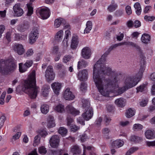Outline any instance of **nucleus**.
Returning a JSON list of instances; mask_svg holds the SVG:
<instances>
[{
	"label": "nucleus",
	"instance_id": "obj_1",
	"mask_svg": "<svg viewBox=\"0 0 155 155\" xmlns=\"http://www.w3.org/2000/svg\"><path fill=\"white\" fill-rule=\"evenodd\" d=\"M105 56L103 55L94 65L93 78L99 92L104 96H108L110 92H117L119 94H122L127 90L136 85L140 81L144 70V65L141 66L135 76L127 78L125 86L119 87L122 77L110 67L105 65Z\"/></svg>",
	"mask_w": 155,
	"mask_h": 155
},
{
	"label": "nucleus",
	"instance_id": "obj_16",
	"mask_svg": "<svg viewBox=\"0 0 155 155\" xmlns=\"http://www.w3.org/2000/svg\"><path fill=\"white\" fill-rule=\"evenodd\" d=\"M47 127L48 128H51L54 127L56 124L54 117L52 116H49L47 118Z\"/></svg>",
	"mask_w": 155,
	"mask_h": 155
},
{
	"label": "nucleus",
	"instance_id": "obj_43",
	"mask_svg": "<svg viewBox=\"0 0 155 155\" xmlns=\"http://www.w3.org/2000/svg\"><path fill=\"white\" fill-rule=\"evenodd\" d=\"M148 101V100L147 98L143 99L140 102V105L141 107H145L147 105Z\"/></svg>",
	"mask_w": 155,
	"mask_h": 155
},
{
	"label": "nucleus",
	"instance_id": "obj_34",
	"mask_svg": "<svg viewBox=\"0 0 155 155\" xmlns=\"http://www.w3.org/2000/svg\"><path fill=\"white\" fill-rule=\"evenodd\" d=\"M63 35V31L62 30H60L56 34L55 38L58 41H60L62 39Z\"/></svg>",
	"mask_w": 155,
	"mask_h": 155
},
{
	"label": "nucleus",
	"instance_id": "obj_31",
	"mask_svg": "<svg viewBox=\"0 0 155 155\" xmlns=\"http://www.w3.org/2000/svg\"><path fill=\"white\" fill-rule=\"evenodd\" d=\"M145 134L146 138L147 139H151L155 137L153 132L150 130L146 131L145 132Z\"/></svg>",
	"mask_w": 155,
	"mask_h": 155
},
{
	"label": "nucleus",
	"instance_id": "obj_5",
	"mask_svg": "<svg viewBox=\"0 0 155 155\" xmlns=\"http://www.w3.org/2000/svg\"><path fill=\"white\" fill-rule=\"evenodd\" d=\"M38 28H34L29 35V42L30 44L32 45L36 42L38 38Z\"/></svg>",
	"mask_w": 155,
	"mask_h": 155
},
{
	"label": "nucleus",
	"instance_id": "obj_39",
	"mask_svg": "<svg viewBox=\"0 0 155 155\" xmlns=\"http://www.w3.org/2000/svg\"><path fill=\"white\" fill-rule=\"evenodd\" d=\"M137 93L142 92L144 91L146 89V85L145 84H143L140 85L137 88Z\"/></svg>",
	"mask_w": 155,
	"mask_h": 155
},
{
	"label": "nucleus",
	"instance_id": "obj_11",
	"mask_svg": "<svg viewBox=\"0 0 155 155\" xmlns=\"http://www.w3.org/2000/svg\"><path fill=\"white\" fill-rule=\"evenodd\" d=\"M81 55L82 57L85 59H88L91 55L90 48L87 47L84 48L81 50Z\"/></svg>",
	"mask_w": 155,
	"mask_h": 155
},
{
	"label": "nucleus",
	"instance_id": "obj_17",
	"mask_svg": "<svg viewBox=\"0 0 155 155\" xmlns=\"http://www.w3.org/2000/svg\"><path fill=\"white\" fill-rule=\"evenodd\" d=\"M66 109L68 113H71L75 116L78 115L79 113V111L76 109L71 105H68L66 107Z\"/></svg>",
	"mask_w": 155,
	"mask_h": 155
},
{
	"label": "nucleus",
	"instance_id": "obj_59",
	"mask_svg": "<svg viewBox=\"0 0 155 155\" xmlns=\"http://www.w3.org/2000/svg\"><path fill=\"white\" fill-rule=\"evenodd\" d=\"M130 123L129 121H121L120 122V125L122 126L125 127L128 125Z\"/></svg>",
	"mask_w": 155,
	"mask_h": 155
},
{
	"label": "nucleus",
	"instance_id": "obj_32",
	"mask_svg": "<svg viewBox=\"0 0 155 155\" xmlns=\"http://www.w3.org/2000/svg\"><path fill=\"white\" fill-rule=\"evenodd\" d=\"M71 151L74 154H79L81 152L79 147L77 145L73 146L71 148Z\"/></svg>",
	"mask_w": 155,
	"mask_h": 155
},
{
	"label": "nucleus",
	"instance_id": "obj_25",
	"mask_svg": "<svg viewBox=\"0 0 155 155\" xmlns=\"http://www.w3.org/2000/svg\"><path fill=\"white\" fill-rule=\"evenodd\" d=\"M35 0H30V2L27 4L28 9V12L27 13V15L30 16H31L33 12V8L32 7V3Z\"/></svg>",
	"mask_w": 155,
	"mask_h": 155
},
{
	"label": "nucleus",
	"instance_id": "obj_30",
	"mask_svg": "<svg viewBox=\"0 0 155 155\" xmlns=\"http://www.w3.org/2000/svg\"><path fill=\"white\" fill-rule=\"evenodd\" d=\"M136 13L138 15H140L141 12V8L140 4L138 2L136 3L134 5Z\"/></svg>",
	"mask_w": 155,
	"mask_h": 155
},
{
	"label": "nucleus",
	"instance_id": "obj_55",
	"mask_svg": "<svg viewBox=\"0 0 155 155\" xmlns=\"http://www.w3.org/2000/svg\"><path fill=\"white\" fill-rule=\"evenodd\" d=\"M134 22L131 20L128 21L127 22V25L129 28H131L133 26Z\"/></svg>",
	"mask_w": 155,
	"mask_h": 155
},
{
	"label": "nucleus",
	"instance_id": "obj_49",
	"mask_svg": "<svg viewBox=\"0 0 155 155\" xmlns=\"http://www.w3.org/2000/svg\"><path fill=\"white\" fill-rule=\"evenodd\" d=\"M140 26L141 23L138 20H136L133 23V26L136 28L139 27Z\"/></svg>",
	"mask_w": 155,
	"mask_h": 155
},
{
	"label": "nucleus",
	"instance_id": "obj_18",
	"mask_svg": "<svg viewBox=\"0 0 155 155\" xmlns=\"http://www.w3.org/2000/svg\"><path fill=\"white\" fill-rule=\"evenodd\" d=\"M124 45V41H123L121 42H120L119 43H118V44H115L114 45H111L108 49L107 51L101 57L103 56L104 55L105 56V61L104 62V63L105 65V61H106V58H105L106 57L107 54H108L112 50H113L114 48H116L118 46H120L122 45Z\"/></svg>",
	"mask_w": 155,
	"mask_h": 155
},
{
	"label": "nucleus",
	"instance_id": "obj_61",
	"mask_svg": "<svg viewBox=\"0 0 155 155\" xmlns=\"http://www.w3.org/2000/svg\"><path fill=\"white\" fill-rule=\"evenodd\" d=\"M139 149L137 147H133L130 148L129 150L132 153H133L135 151H137Z\"/></svg>",
	"mask_w": 155,
	"mask_h": 155
},
{
	"label": "nucleus",
	"instance_id": "obj_50",
	"mask_svg": "<svg viewBox=\"0 0 155 155\" xmlns=\"http://www.w3.org/2000/svg\"><path fill=\"white\" fill-rule=\"evenodd\" d=\"M126 13L128 15H130L132 13V11L130 6H127L125 8Z\"/></svg>",
	"mask_w": 155,
	"mask_h": 155
},
{
	"label": "nucleus",
	"instance_id": "obj_36",
	"mask_svg": "<svg viewBox=\"0 0 155 155\" xmlns=\"http://www.w3.org/2000/svg\"><path fill=\"white\" fill-rule=\"evenodd\" d=\"M58 133L62 136H64L67 133V130L63 127H60L58 130Z\"/></svg>",
	"mask_w": 155,
	"mask_h": 155
},
{
	"label": "nucleus",
	"instance_id": "obj_28",
	"mask_svg": "<svg viewBox=\"0 0 155 155\" xmlns=\"http://www.w3.org/2000/svg\"><path fill=\"white\" fill-rule=\"evenodd\" d=\"M88 65L87 62L84 60H81L78 62V68L79 69L85 68Z\"/></svg>",
	"mask_w": 155,
	"mask_h": 155
},
{
	"label": "nucleus",
	"instance_id": "obj_63",
	"mask_svg": "<svg viewBox=\"0 0 155 155\" xmlns=\"http://www.w3.org/2000/svg\"><path fill=\"white\" fill-rule=\"evenodd\" d=\"M71 59V57L69 55L65 56L63 58V61L64 63H67Z\"/></svg>",
	"mask_w": 155,
	"mask_h": 155
},
{
	"label": "nucleus",
	"instance_id": "obj_7",
	"mask_svg": "<svg viewBox=\"0 0 155 155\" xmlns=\"http://www.w3.org/2000/svg\"><path fill=\"white\" fill-rule=\"evenodd\" d=\"M12 48L15 52L19 55H22L25 52V50L22 44H15L13 46Z\"/></svg>",
	"mask_w": 155,
	"mask_h": 155
},
{
	"label": "nucleus",
	"instance_id": "obj_8",
	"mask_svg": "<svg viewBox=\"0 0 155 155\" xmlns=\"http://www.w3.org/2000/svg\"><path fill=\"white\" fill-rule=\"evenodd\" d=\"M13 9L14 16L16 17L22 16L24 13L23 10L21 8L20 4H15L13 7Z\"/></svg>",
	"mask_w": 155,
	"mask_h": 155
},
{
	"label": "nucleus",
	"instance_id": "obj_60",
	"mask_svg": "<svg viewBox=\"0 0 155 155\" xmlns=\"http://www.w3.org/2000/svg\"><path fill=\"white\" fill-rule=\"evenodd\" d=\"M71 35V33L70 31L68 30L65 31V36L64 39H67L69 36Z\"/></svg>",
	"mask_w": 155,
	"mask_h": 155
},
{
	"label": "nucleus",
	"instance_id": "obj_53",
	"mask_svg": "<svg viewBox=\"0 0 155 155\" xmlns=\"http://www.w3.org/2000/svg\"><path fill=\"white\" fill-rule=\"evenodd\" d=\"M79 127L75 125H72L71 127V130L72 131L74 132H75L76 131L79 129Z\"/></svg>",
	"mask_w": 155,
	"mask_h": 155
},
{
	"label": "nucleus",
	"instance_id": "obj_58",
	"mask_svg": "<svg viewBox=\"0 0 155 155\" xmlns=\"http://www.w3.org/2000/svg\"><path fill=\"white\" fill-rule=\"evenodd\" d=\"M94 148L92 146H89L87 147H86L85 146H84V152L83 155H85V149H87L88 150H92L94 149Z\"/></svg>",
	"mask_w": 155,
	"mask_h": 155
},
{
	"label": "nucleus",
	"instance_id": "obj_12",
	"mask_svg": "<svg viewBox=\"0 0 155 155\" xmlns=\"http://www.w3.org/2000/svg\"><path fill=\"white\" fill-rule=\"evenodd\" d=\"M59 142V138L57 135H54L50 139L49 142L51 146L53 148H56Z\"/></svg>",
	"mask_w": 155,
	"mask_h": 155
},
{
	"label": "nucleus",
	"instance_id": "obj_4",
	"mask_svg": "<svg viewBox=\"0 0 155 155\" xmlns=\"http://www.w3.org/2000/svg\"><path fill=\"white\" fill-rule=\"evenodd\" d=\"M82 106L86 108L87 110L82 114L83 117L87 120L91 119L93 115V111L92 108L90 107V102L87 100L84 99H82Z\"/></svg>",
	"mask_w": 155,
	"mask_h": 155
},
{
	"label": "nucleus",
	"instance_id": "obj_20",
	"mask_svg": "<svg viewBox=\"0 0 155 155\" xmlns=\"http://www.w3.org/2000/svg\"><path fill=\"white\" fill-rule=\"evenodd\" d=\"M124 144V142L123 140H117L112 143V146L114 147L118 148L122 146Z\"/></svg>",
	"mask_w": 155,
	"mask_h": 155
},
{
	"label": "nucleus",
	"instance_id": "obj_38",
	"mask_svg": "<svg viewBox=\"0 0 155 155\" xmlns=\"http://www.w3.org/2000/svg\"><path fill=\"white\" fill-rule=\"evenodd\" d=\"M22 64H23L22 63H20L19 64V71L21 73H23L25 72L28 69L26 68V66H25V64L23 65H22Z\"/></svg>",
	"mask_w": 155,
	"mask_h": 155
},
{
	"label": "nucleus",
	"instance_id": "obj_26",
	"mask_svg": "<svg viewBox=\"0 0 155 155\" xmlns=\"http://www.w3.org/2000/svg\"><path fill=\"white\" fill-rule=\"evenodd\" d=\"M41 112L44 114H47L49 110V106L46 104H43L41 105L40 108Z\"/></svg>",
	"mask_w": 155,
	"mask_h": 155
},
{
	"label": "nucleus",
	"instance_id": "obj_3",
	"mask_svg": "<svg viewBox=\"0 0 155 155\" xmlns=\"http://www.w3.org/2000/svg\"><path fill=\"white\" fill-rule=\"evenodd\" d=\"M15 69V65L10 60L0 61V72L5 74Z\"/></svg>",
	"mask_w": 155,
	"mask_h": 155
},
{
	"label": "nucleus",
	"instance_id": "obj_2",
	"mask_svg": "<svg viewBox=\"0 0 155 155\" xmlns=\"http://www.w3.org/2000/svg\"><path fill=\"white\" fill-rule=\"evenodd\" d=\"M35 73L32 71L28 76V79L25 80L23 90L32 99L36 98L37 90L36 87Z\"/></svg>",
	"mask_w": 155,
	"mask_h": 155
},
{
	"label": "nucleus",
	"instance_id": "obj_37",
	"mask_svg": "<svg viewBox=\"0 0 155 155\" xmlns=\"http://www.w3.org/2000/svg\"><path fill=\"white\" fill-rule=\"evenodd\" d=\"M143 128V126L139 124H134L133 127V129L134 131H138L142 130Z\"/></svg>",
	"mask_w": 155,
	"mask_h": 155
},
{
	"label": "nucleus",
	"instance_id": "obj_33",
	"mask_svg": "<svg viewBox=\"0 0 155 155\" xmlns=\"http://www.w3.org/2000/svg\"><path fill=\"white\" fill-rule=\"evenodd\" d=\"M54 109L55 110L59 113H63L65 111L64 106L61 104H59L56 106Z\"/></svg>",
	"mask_w": 155,
	"mask_h": 155
},
{
	"label": "nucleus",
	"instance_id": "obj_27",
	"mask_svg": "<svg viewBox=\"0 0 155 155\" xmlns=\"http://www.w3.org/2000/svg\"><path fill=\"white\" fill-rule=\"evenodd\" d=\"M135 114L134 110L132 108H130L127 110L125 112V116L127 118H130L134 116Z\"/></svg>",
	"mask_w": 155,
	"mask_h": 155
},
{
	"label": "nucleus",
	"instance_id": "obj_14",
	"mask_svg": "<svg viewBox=\"0 0 155 155\" xmlns=\"http://www.w3.org/2000/svg\"><path fill=\"white\" fill-rule=\"evenodd\" d=\"M51 87L54 93L58 95L62 87V84L60 83L54 82L51 84Z\"/></svg>",
	"mask_w": 155,
	"mask_h": 155
},
{
	"label": "nucleus",
	"instance_id": "obj_24",
	"mask_svg": "<svg viewBox=\"0 0 155 155\" xmlns=\"http://www.w3.org/2000/svg\"><path fill=\"white\" fill-rule=\"evenodd\" d=\"M50 87L47 85H44L43 86L42 89L41 94L44 97H47L49 93Z\"/></svg>",
	"mask_w": 155,
	"mask_h": 155
},
{
	"label": "nucleus",
	"instance_id": "obj_23",
	"mask_svg": "<svg viewBox=\"0 0 155 155\" xmlns=\"http://www.w3.org/2000/svg\"><path fill=\"white\" fill-rule=\"evenodd\" d=\"M150 35L147 34H143L141 37V40L142 42L145 44H147L150 41Z\"/></svg>",
	"mask_w": 155,
	"mask_h": 155
},
{
	"label": "nucleus",
	"instance_id": "obj_64",
	"mask_svg": "<svg viewBox=\"0 0 155 155\" xmlns=\"http://www.w3.org/2000/svg\"><path fill=\"white\" fill-rule=\"evenodd\" d=\"M67 125L70 126L71 124L73 122V119L71 117H68L67 118Z\"/></svg>",
	"mask_w": 155,
	"mask_h": 155
},
{
	"label": "nucleus",
	"instance_id": "obj_54",
	"mask_svg": "<svg viewBox=\"0 0 155 155\" xmlns=\"http://www.w3.org/2000/svg\"><path fill=\"white\" fill-rule=\"evenodd\" d=\"M144 18L146 21H152L155 19V17L153 16H148L146 15L144 16Z\"/></svg>",
	"mask_w": 155,
	"mask_h": 155
},
{
	"label": "nucleus",
	"instance_id": "obj_46",
	"mask_svg": "<svg viewBox=\"0 0 155 155\" xmlns=\"http://www.w3.org/2000/svg\"><path fill=\"white\" fill-rule=\"evenodd\" d=\"M40 135L43 137H45L47 135L48 133L45 130H40L38 132Z\"/></svg>",
	"mask_w": 155,
	"mask_h": 155
},
{
	"label": "nucleus",
	"instance_id": "obj_41",
	"mask_svg": "<svg viewBox=\"0 0 155 155\" xmlns=\"http://www.w3.org/2000/svg\"><path fill=\"white\" fill-rule=\"evenodd\" d=\"M40 137L38 135L36 136L35 137L33 145L34 147L37 146L40 143Z\"/></svg>",
	"mask_w": 155,
	"mask_h": 155
},
{
	"label": "nucleus",
	"instance_id": "obj_40",
	"mask_svg": "<svg viewBox=\"0 0 155 155\" xmlns=\"http://www.w3.org/2000/svg\"><path fill=\"white\" fill-rule=\"evenodd\" d=\"M117 7V5L116 4H112L108 7L107 9L109 11L112 12L115 10Z\"/></svg>",
	"mask_w": 155,
	"mask_h": 155
},
{
	"label": "nucleus",
	"instance_id": "obj_47",
	"mask_svg": "<svg viewBox=\"0 0 155 155\" xmlns=\"http://www.w3.org/2000/svg\"><path fill=\"white\" fill-rule=\"evenodd\" d=\"M33 63V61L31 60H28L26 61V62L24 64L25 66H26L28 68H29L32 66Z\"/></svg>",
	"mask_w": 155,
	"mask_h": 155
},
{
	"label": "nucleus",
	"instance_id": "obj_48",
	"mask_svg": "<svg viewBox=\"0 0 155 155\" xmlns=\"http://www.w3.org/2000/svg\"><path fill=\"white\" fill-rule=\"evenodd\" d=\"M5 120V117L4 116H2L0 117V126L2 127L4 125Z\"/></svg>",
	"mask_w": 155,
	"mask_h": 155
},
{
	"label": "nucleus",
	"instance_id": "obj_35",
	"mask_svg": "<svg viewBox=\"0 0 155 155\" xmlns=\"http://www.w3.org/2000/svg\"><path fill=\"white\" fill-rule=\"evenodd\" d=\"M142 140L141 137H137L134 135L131 136L130 139V141L133 142H139Z\"/></svg>",
	"mask_w": 155,
	"mask_h": 155
},
{
	"label": "nucleus",
	"instance_id": "obj_21",
	"mask_svg": "<svg viewBox=\"0 0 155 155\" xmlns=\"http://www.w3.org/2000/svg\"><path fill=\"white\" fill-rule=\"evenodd\" d=\"M28 28V25L27 23H24L18 25L17 27V29L20 32H23L25 31Z\"/></svg>",
	"mask_w": 155,
	"mask_h": 155
},
{
	"label": "nucleus",
	"instance_id": "obj_52",
	"mask_svg": "<svg viewBox=\"0 0 155 155\" xmlns=\"http://www.w3.org/2000/svg\"><path fill=\"white\" fill-rule=\"evenodd\" d=\"M21 133L20 132H18L15 135L13 136L12 141H13V140H15L18 139L21 135Z\"/></svg>",
	"mask_w": 155,
	"mask_h": 155
},
{
	"label": "nucleus",
	"instance_id": "obj_42",
	"mask_svg": "<svg viewBox=\"0 0 155 155\" xmlns=\"http://www.w3.org/2000/svg\"><path fill=\"white\" fill-rule=\"evenodd\" d=\"M34 53L33 49L31 48H29L25 54H24V57L25 58L29 57L32 55Z\"/></svg>",
	"mask_w": 155,
	"mask_h": 155
},
{
	"label": "nucleus",
	"instance_id": "obj_44",
	"mask_svg": "<svg viewBox=\"0 0 155 155\" xmlns=\"http://www.w3.org/2000/svg\"><path fill=\"white\" fill-rule=\"evenodd\" d=\"M130 46H131L135 48L138 51L141 52L140 47L135 43L132 42H130Z\"/></svg>",
	"mask_w": 155,
	"mask_h": 155
},
{
	"label": "nucleus",
	"instance_id": "obj_45",
	"mask_svg": "<svg viewBox=\"0 0 155 155\" xmlns=\"http://www.w3.org/2000/svg\"><path fill=\"white\" fill-rule=\"evenodd\" d=\"M38 151L39 153L41 154H45L47 152L46 149L44 146L40 147L38 148Z\"/></svg>",
	"mask_w": 155,
	"mask_h": 155
},
{
	"label": "nucleus",
	"instance_id": "obj_57",
	"mask_svg": "<svg viewBox=\"0 0 155 155\" xmlns=\"http://www.w3.org/2000/svg\"><path fill=\"white\" fill-rule=\"evenodd\" d=\"M87 87L86 84L84 83H82L80 87V90L82 91H84L86 90Z\"/></svg>",
	"mask_w": 155,
	"mask_h": 155
},
{
	"label": "nucleus",
	"instance_id": "obj_62",
	"mask_svg": "<svg viewBox=\"0 0 155 155\" xmlns=\"http://www.w3.org/2000/svg\"><path fill=\"white\" fill-rule=\"evenodd\" d=\"M11 32L10 31L8 32L6 34V38L7 40L10 41H11Z\"/></svg>",
	"mask_w": 155,
	"mask_h": 155
},
{
	"label": "nucleus",
	"instance_id": "obj_9",
	"mask_svg": "<svg viewBox=\"0 0 155 155\" xmlns=\"http://www.w3.org/2000/svg\"><path fill=\"white\" fill-rule=\"evenodd\" d=\"M39 13L40 17L43 19H47L50 16L49 10L48 8L46 7L41 9Z\"/></svg>",
	"mask_w": 155,
	"mask_h": 155
},
{
	"label": "nucleus",
	"instance_id": "obj_15",
	"mask_svg": "<svg viewBox=\"0 0 155 155\" xmlns=\"http://www.w3.org/2000/svg\"><path fill=\"white\" fill-rule=\"evenodd\" d=\"M64 97L66 100H73L75 97L72 93L70 91V88H67L64 91Z\"/></svg>",
	"mask_w": 155,
	"mask_h": 155
},
{
	"label": "nucleus",
	"instance_id": "obj_6",
	"mask_svg": "<svg viewBox=\"0 0 155 155\" xmlns=\"http://www.w3.org/2000/svg\"><path fill=\"white\" fill-rule=\"evenodd\" d=\"M45 77L48 81L54 80L55 74L52 66L47 67L45 71Z\"/></svg>",
	"mask_w": 155,
	"mask_h": 155
},
{
	"label": "nucleus",
	"instance_id": "obj_22",
	"mask_svg": "<svg viewBox=\"0 0 155 155\" xmlns=\"http://www.w3.org/2000/svg\"><path fill=\"white\" fill-rule=\"evenodd\" d=\"M65 23V20L64 19L59 18L56 19L54 21V26L55 28L59 27L61 24Z\"/></svg>",
	"mask_w": 155,
	"mask_h": 155
},
{
	"label": "nucleus",
	"instance_id": "obj_10",
	"mask_svg": "<svg viewBox=\"0 0 155 155\" xmlns=\"http://www.w3.org/2000/svg\"><path fill=\"white\" fill-rule=\"evenodd\" d=\"M88 72L86 69H84L79 71L77 74V78L78 80L82 81H86L87 79Z\"/></svg>",
	"mask_w": 155,
	"mask_h": 155
},
{
	"label": "nucleus",
	"instance_id": "obj_29",
	"mask_svg": "<svg viewBox=\"0 0 155 155\" xmlns=\"http://www.w3.org/2000/svg\"><path fill=\"white\" fill-rule=\"evenodd\" d=\"M92 27V22L91 21H88L86 24V28L84 30V33H89L91 30Z\"/></svg>",
	"mask_w": 155,
	"mask_h": 155
},
{
	"label": "nucleus",
	"instance_id": "obj_51",
	"mask_svg": "<svg viewBox=\"0 0 155 155\" xmlns=\"http://www.w3.org/2000/svg\"><path fill=\"white\" fill-rule=\"evenodd\" d=\"M146 145L149 147H155V141H147L146 142Z\"/></svg>",
	"mask_w": 155,
	"mask_h": 155
},
{
	"label": "nucleus",
	"instance_id": "obj_13",
	"mask_svg": "<svg viewBox=\"0 0 155 155\" xmlns=\"http://www.w3.org/2000/svg\"><path fill=\"white\" fill-rule=\"evenodd\" d=\"M79 42L78 37L77 35H73L71 44V48L72 49H76L78 47Z\"/></svg>",
	"mask_w": 155,
	"mask_h": 155
},
{
	"label": "nucleus",
	"instance_id": "obj_19",
	"mask_svg": "<svg viewBox=\"0 0 155 155\" xmlns=\"http://www.w3.org/2000/svg\"><path fill=\"white\" fill-rule=\"evenodd\" d=\"M126 100L122 97L118 98L115 101L116 104L120 107H124L126 104Z\"/></svg>",
	"mask_w": 155,
	"mask_h": 155
},
{
	"label": "nucleus",
	"instance_id": "obj_56",
	"mask_svg": "<svg viewBox=\"0 0 155 155\" xmlns=\"http://www.w3.org/2000/svg\"><path fill=\"white\" fill-rule=\"evenodd\" d=\"M123 13V11L122 10H119L116 11L115 12V15L118 17L121 16Z\"/></svg>",
	"mask_w": 155,
	"mask_h": 155
}]
</instances>
